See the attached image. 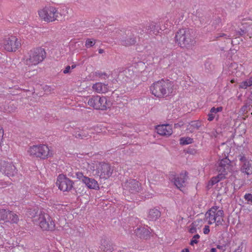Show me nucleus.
<instances>
[{
	"mask_svg": "<svg viewBox=\"0 0 252 252\" xmlns=\"http://www.w3.org/2000/svg\"><path fill=\"white\" fill-rule=\"evenodd\" d=\"M238 158L240 161L241 162V164L249 161L245 156L239 155L238 156Z\"/></svg>",
	"mask_w": 252,
	"mask_h": 252,
	"instance_id": "nucleus-42",
	"label": "nucleus"
},
{
	"mask_svg": "<svg viewBox=\"0 0 252 252\" xmlns=\"http://www.w3.org/2000/svg\"><path fill=\"white\" fill-rule=\"evenodd\" d=\"M103 52H104V50H103V49H99L98 50V53H99V54H102Z\"/></svg>",
	"mask_w": 252,
	"mask_h": 252,
	"instance_id": "nucleus-61",
	"label": "nucleus"
},
{
	"mask_svg": "<svg viewBox=\"0 0 252 252\" xmlns=\"http://www.w3.org/2000/svg\"><path fill=\"white\" fill-rule=\"evenodd\" d=\"M28 153L31 156L40 158L42 159H46L51 157L53 155L48 147L44 144L33 145L30 147L28 151Z\"/></svg>",
	"mask_w": 252,
	"mask_h": 252,
	"instance_id": "nucleus-5",
	"label": "nucleus"
},
{
	"mask_svg": "<svg viewBox=\"0 0 252 252\" xmlns=\"http://www.w3.org/2000/svg\"><path fill=\"white\" fill-rule=\"evenodd\" d=\"M216 249L214 248H212L210 250V252H216Z\"/></svg>",
	"mask_w": 252,
	"mask_h": 252,
	"instance_id": "nucleus-62",
	"label": "nucleus"
},
{
	"mask_svg": "<svg viewBox=\"0 0 252 252\" xmlns=\"http://www.w3.org/2000/svg\"><path fill=\"white\" fill-rule=\"evenodd\" d=\"M248 87H250V85L248 84L247 80L242 82L239 85L240 88L244 89H247Z\"/></svg>",
	"mask_w": 252,
	"mask_h": 252,
	"instance_id": "nucleus-40",
	"label": "nucleus"
},
{
	"mask_svg": "<svg viewBox=\"0 0 252 252\" xmlns=\"http://www.w3.org/2000/svg\"><path fill=\"white\" fill-rule=\"evenodd\" d=\"M223 216H224V212L222 209L218 210L217 212H216V213L215 215V216L213 215L212 220L214 222H215L216 221V220L217 219V218H219L220 217V218H222L223 217Z\"/></svg>",
	"mask_w": 252,
	"mask_h": 252,
	"instance_id": "nucleus-31",
	"label": "nucleus"
},
{
	"mask_svg": "<svg viewBox=\"0 0 252 252\" xmlns=\"http://www.w3.org/2000/svg\"><path fill=\"white\" fill-rule=\"evenodd\" d=\"M251 101H250L249 102H247L245 105L244 106H247V108H248L249 106H250L251 105Z\"/></svg>",
	"mask_w": 252,
	"mask_h": 252,
	"instance_id": "nucleus-60",
	"label": "nucleus"
},
{
	"mask_svg": "<svg viewBox=\"0 0 252 252\" xmlns=\"http://www.w3.org/2000/svg\"><path fill=\"white\" fill-rule=\"evenodd\" d=\"M247 242L245 240H243L242 242H241L240 244L238 247L237 249H236L235 251L238 252H241L243 249V246L246 245Z\"/></svg>",
	"mask_w": 252,
	"mask_h": 252,
	"instance_id": "nucleus-39",
	"label": "nucleus"
},
{
	"mask_svg": "<svg viewBox=\"0 0 252 252\" xmlns=\"http://www.w3.org/2000/svg\"><path fill=\"white\" fill-rule=\"evenodd\" d=\"M173 82L169 79H162L154 83L150 87L152 94L158 98H162L171 94L173 91Z\"/></svg>",
	"mask_w": 252,
	"mask_h": 252,
	"instance_id": "nucleus-2",
	"label": "nucleus"
},
{
	"mask_svg": "<svg viewBox=\"0 0 252 252\" xmlns=\"http://www.w3.org/2000/svg\"><path fill=\"white\" fill-rule=\"evenodd\" d=\"M187 153L191 155H194L196 153V151L193 148H189L187 150Z\"/></svg>",
	"mask_w": 252,
	"mask_h": 252,
	"instance_id": "nucleus-48",
	"label": "nucleus"
},
{
	"mask_svg": "<svg viewBox=\"0 0 252 252\" xmlns=\"http://www.w3.org/2000/svg\"><path fill=\"white\" fill-rule=\"evenodd\" d=\"M210 232V228L208 225H205L203 228V233L205 234H208Z\"/></svg>",
	"mask_w": 252,
	"mask_h": 252,
	"instance_id": "nucleus-50",
	"label": "nucleus"
},
{
	"mask_svg": "<svg viewBox=\"0 0 252 252\" xmlns=\"http://www.w3.org/2000/svg\"><path fill=\"white\" fill-rule=\"evenodd\" d=\"M230 160L226 157L222 158L219 163V172H226L229 169Z\"/></svg>",
	"mask_w": 252,
	"mask_h": 252,
	"instance_id": "nucleus-22",
	"label": "nucleus"
},
{
	"mask_svg": "<svg viewBox=\"0 0 252 252\" xmlns=\"http://www.w3.org/2000/svg\"><path fill=\"white\" fill-rule=\"evenodd\" d=\"M134 233L136 236L141 239L147 240L150 237L151 232L147 228L144 227L136 228Z\"/></svg>",
	"mask_w": 252,
	"mask_h": 252,
	"instance_id": "nucleus-18",
	"label": "nucleus"
},
{
	"mask_svg": "<svg viewBox=\"0 0 252 252\" xmlns=\"http://www.w3.org/2000/svg\"><path fill=\"white\" fill-rule=\"evenodd\" d=\"M7 220L6 222L17 223L19 221L18 216L12 211L9 210L7 215Z\"/></svg>",
	"mask_w": 252,
	"mask_h": 252,
	"instance_id": "nucleus-27",
	"label": "nucleus"
},
{
	"mask_svg": "<svg viewBox=\"0 0 252 252\" xmlns=\"http://www.w3.org/2000/svg\"><path fill=\"white\" fill-rule=\"evenodd\" d=\"M74 135L75 137L77 138H78L79 139H83L85 137H88V135L86 134L84 131H77L75 132L74 134Z\"/></svg>",
	"mask_w": 252,
	"mask_h": 252,
	"instance_id": "nucleus-30",
	"label": "nucleus"
},
{
	"mask_svg": "<svg viewBox=\"0 0 252 252\" xmlns=\"http://www.w3.org/2000/svg\"><path fill=\"white\" fill-rule=\"evenodd\" d=\"M111 165L105 162H100L97 166V174L101 179H107L110 177L113 172Z\"/></svg>",
	"mask_w": 252,
	"mask_h": 252,
	"instance_id": "nucleus-12",
	"label": "nucleus"
},
{
	"mask_svg": "<svg viewBox=\"0 0 252 252\" xmlns=\"http://www.w3.org/2000/svg\"><path fill=\"white\" fill-rule=\"evenodd\" d=\"M219 209L218 206H213L211 208H210L206 213V217L207 218H210L211 216V212L215 211L216 212L217 210Z\"/></svg>",
	"mask_w": 252,
	"mask_h": 252,
	"instance_id": "nucleus-36",
	"label": "nucleus"
},
{
	"mask_svg": "<svg viewBox=\"0 0 252 252\" xmlns=\"http://www.w3.org/2000/svg\"><path fill=\"white\" fill-rule=\"evenodd\" d=\"M184 125V123L183 122H180L179 123H176L174 124L175 128H179L181 127Z\"/></svg>",
	"mask_w": 252,
	"mask_h": 252,
	"instance_id": "nucleus-52",
	"label": "nucleus"
},
{
	"mask_svg": "<svg viewBox=\"0 0 252 252\" xmlns=\"http://www.w3.org/2000/svg\"><path fill=\"white\" fill-rule=\"evenodd\" d=\"M246 33V31L245 30L240 29V31H238L237 32V35L242 36L244 34Z\"/></svg>",
	"mask_w": 252,
	"mask_h": 252,
	"instance_id": "nucleus-51",
	"label": "nucleus"
},
{
	"mask_svg": "<svg viewBox=\"0 0 252 252\" xmlns=\"http://www.w3.org/2000/svg\"><path fill=\"white\" fill-rule=\"evenodd\" d=\"M215 222L216 225H222V222H224V220L222 218H218Z\"/></svg>",
	"mask_w": 252,
	"mask_h": 252,
	"instance_id": "nucleus-44",
	"label": "nucleus"
},
{
	"mask_svg": "<svg viewBox=\"0 0 252 252\" xmlns=\"http://www.w3.org/2000/svg\"><path fill=\"white\" fill-rule=\"evenodd\" d=\"M219 182V179H217L216 177H214L211 178L210 181L208 183V186H213L216 183Z\"/></svg>",
	"mask_w": 252,
	"mask_h": 252,
	"instance_id": "nucleus-38",
	"label": "nucleus"
},
{
	"mask_svg": "<svg viewBox=\"0 0 252 252\" xmlns=\"http://www.w3.org/2000/svg\"><path fill=\"white\" fill-rule=\"evenodd\" d=\"M156 129L158 134L166 137L171 135L173 132L172 126L169 124L157 126L156 127Z\"/></svg>",
	"mask_w": 252,
	"mask_h": 252,
	"instance_id": "nucleus-15",
	"label": "nucleus"
},
{
	"mask_svg": "<svg viewBox=\"0 0 252 252\" xmlns=\"http://www.w3.org/2000/svg\"><path fill=\"white\" fill-rule=\"evenodd\" d=\"M21 45V39L14 36L5 38L3 41V48L8 52H15L20 47Z\"/></svg>",
	"mask_w": 252,
	"mask_h": 252,
	"instance_id": "nucleus-9",
	"label": "nucleus"
},
{
	"mask_svg": "<svg viewBox=\"0 0 252 252\" xmlns=\"http://www.w3.org/2000/svg\"><path fill=\"white\" fill-rule=\"evenodd\" d=\"M190 228L189 230V232L190 233L193 234L196 232L197 229H196V222L194 221L190 225Z\"/></svg>",
	"mask_w": 252,
	"mask_h": 252,
	"instance_id": "nucleus-37",
	"label": "nucleus"
},
{
	"mask_svg": "<svg viewBox=\"0 0 252 252\" xmlns=\"http://www.w3.org/2000/svg\"><path fill=\"white\" fill-rule=\"evenodd\" d=\"M93 88L97 92L102 93H105L108 90V85L101 83H97L94 85Z\"/></svg>",
	"mask_w": 252,
	"mask_h": 252,
	"instance_id": "nucleus-25",
	"label": "nucleus"
},
{
	"mask_svg": "<svg viewBox=\"0 0 252 252\" xmlns=\"http://www.w3.org/2000/svg\"><path fill=\"white\" fill-rule=\"evenodd\" d=\"M187 175L188 172L186 171L184 174L181 173L177 176H175L173 179L174 185L177 188L181 189V188L186 186V183L188 178Z\"/></svg>",
	"mask_w": 252,
	"mask_h": 252,
	"instance_id": "nucleus-16",
	"label": "nucleus"
},
{
	"mask_svg": "<svg viewBox=\"0 0 252 252\" xmlns=\"http://www.w3.org/2000/svg\"><path fill=\"white\" fill-rule=\"evenodd\" d=\"M0 172L7 177H14L17 174V170L14 165L10 162L1 161L0 163Z\"/></svg>",
	"mask_w": 252,
	"mask_h": 252,
	"instance_id": "nucleus-11",
	"label": "nucleus"
},
{
	"mask_svg": "<svg viewBox=\"0 0 252 252\" xmlns=\"http://www.w3.org/2000/svg\"><path fill=\"white\" fill-rule=\"evenodd\" d=\"M161 216L160 211L157 208L150 209L149 212L148 218L150 220L155 221Z\"/></svg>",
	"mask_w": 252,
	"mask_h": 252,
	"instance_id": "nucleus-21",
	"label": "nucleus"
},
{
	"mask_svg": "<svg viewBox=\"0 0 252 252\" xmlns=\"http://www.w3.org/2000/svg\"><path fill=\"white\" fill-rule=\"evenodd\" d=\"M226 244H223L222 245H218L217 248L221 250L222 252H224L226 250Z\"/></svg>",
	"mask_w": 252,
	"mask_h": 252,
	"instance_id": "nucleus-45",
	"label": "nucleus"
},
{
	"mask_svg": "<svg viewBox=\"0 0 252 252\" xmlns=\"http://www.w3.org/2000/svg\"><path fill=\"white\" fill-rule=\"evenodd\" d=\"M29 58L25 61L27 65H35L42 62L46 57V53L44 49L38 47L33 49L28 53Z\"/></svg>",
	"mask_w": 252,
	"mask_h": 252,
	"instance_id": "nucleus-4",
	"label": "nucleus"
},
{
	"mask_svg": "<svg viewBox=\"0 0 252 252\" xmlns=\"http://www.w3.org/2000/svg\"><path fill=\"white\" fill-rule=\"evenodd\" d=\"M221 173L220 174H219L218 176H216V177L217 178V179H219V181H220V180H221L222 179H224L225 178V175H227V171H226V172H220Z\"/></svg>",
	"mask_w": 252,
	"mask_h": 252,
	"instance_id": "nucleus-41",
	"label": "nucleus"
},
{
	"mask_svg": "<svg viewBox=\"0 0 252 252\" xmlns=\"http://www.w3.org/2000/svg\"><path fill=\"white\" fill-rule=\"evenodd\" d=\"M221 37H224L225 38H228L230 36L227 35V34L224 33H219L217 34V38Z\"/></svg>",
	"mask_w": 252,
	"mask_h": 252,
	"instance_id": "nucleus-47",
	"label": "nucleus"
},
{
	"mask_svg": "<svg viewBox=\"0 0 252 252\" xmlns=\"http://www.w3.org/2000/svg\"><path fill=\"white\" fill-rule=\"evenodd\" d=\"M99 248L101 251L105 252H112L114 250L113 244L105 239H102L100 240Z\"/></svg>",
	"mask_w": 252,
	"mask_h": 252,
	"instance_id": "nucleus-20",
	"label": "nucleus"
},
{
	"mask_svg": "<svg viewBox=\"0 0 252 252\" xmlns=\"http://www.w3.org/2000/svg\"><path fill=\"white\" fill-rule=\"evenodd\" d=\"M220 23H221V19L220 18L218 17L214 20V21L213 22V24H215V25H219V24H220ZM217 26H215V28L217 29Z\"/></svg>",
	"mask_w": 252,
	"mask_h": 252,
	"instance_id": "nucleus-46",
	"label": "nucleus"
},
{
	"mask_svg": "<svg viewBox=\"0 0 252 252\" xmlns=\"http://www.w3.org/2000/svg\"><path fill=\"white\" fill-rule=\"evenodd\" d=\"M135 30L131 28L117 32L116 38L120 44L126 47L135 45L140 40V37L134 34Z\"/></svg>",
	"mask_w": 252,
	"mask_h": 252,
	"instance_id": "nucleus-3",
	"label": "nucleus"
},
{
	"mask_svg": "<svg viewBox=\"0 0 252 252\" xmlns=\"http://www.w3.org/2000/svg\"><path fill=\"white\" fill-rule=\"evenodd\" d=\"M223 108L222 106H220L217 108H215V107H213L212 108V112H220L222 111Z\"/></svg>",
	"mask_w": 252,
	"mask_h": 252,
	"instance_id": "nucleus-43",
	"label": "nucleus"
},
{
	"mask_svg": "<svg viewBox=\"0 0 252 252\" xmlns=\"http://www.w3.org/2000/svg\"><path fill=\"white\" fill-rule=\"evenodd\" d=\"M247 106H243L242 107V108H241V111L242 112H245L246 110H247Z\"/></svg>",
	"mask_w": 252,
	"mask_h": 252,
	"instance_id": "nucleus-57",
	"label": "nucleus"
},
{
	"mask_svg": "<svg viewBox=\"0 0 252 252\" xmlns=\"http://www.w3.org/2000/svg\"><path fill=\"white\" fill-rule=\"evenodd\" d=\"M76 65L75 64H73V65H71V66H70V67H71V68L72 69H74V68H75L76 67Z\"/></svg>",
	"mask_w": 252,
	"mask_h": 252,
	"instance_id": "nucleus-64",
	"label": "nucleus"
},
{
	"mask_svg": "<svg viewBox=\"0 0 252 252\" xmlns=\"http://www.w3.org/2000/svg\"><path fill=\"white\" fill-rule=\"evenodd\" d=\"M216 212H215V211H213V212H211V216H212L213 217V215H214L216 214Z\"/></svg>",
	"mask_w": 252,
	"mask_h": 252,
	"instance_id": "nucleus-63",
	"label": "nucleus"
},
{
	"mask_svg": "<svg viewBox=\"0 0 252 252\" xmlns=\"http://www.w3.org/2000/svg\"><path fill=\"white\" fill-rule=\"evenodd\" d=\"M201 126V123L198 121H192L189 123L188 126L187 130H189L191 132H193L195 130L199 129Z\"/></svg>",
	"mask_w": 252,
	"mask_h": 252,
	"instance_id": "nucleus-26",
	"label": "nucleus"
},
{
	"mask_svg": "<svg viewBox=\"0 0 252 252\" xmlns=\"http://www.w3.org/2000/svg\"><path fill=\"white\" fill-rule=\"evenodd\" d=\"M8 211L7 210L0 209V220L6 221Z\"/></svg>",
	"mask_w": 252,
	"mask_h": 252,
	"instance_id": "nucleus-29",
	"label": "nucleus"
},
{
	"mask_svg": "<svg viewBox=\"0 0 252 252\" xmlns=\"http://www.w3.org/2000/svg\"><path fill=\"white\" fill-rule=\"evenodd\" d=\"M208 120L210 122L212 121L215 118V115H214L212 113L210 112L208 114Z\"/></svg>",
	"mask_w": 252,
	"mask_h": 252,
	"instance_id": "nucleus-49",
	"label": "nucleus"
},
{
	"mask_svg": "<svg viewBox=\"0 0 252 252\" xmlns=\"http://www.w3.org/2000/svg\"><path fill=\"white\" fill-rule=\"evenodd\" d=\"M76 178L82 181L90 189H99L97 182L94 179L85 176L81 172L75 173Z\"/></svg>",
	"mask_w": 252,
	"mask_h": 252,
	"instance_id": "nucleus-13",
	"label": "nucleus"
},
{
	"mask_svg": "<svg viewBox=\"0 0 252 252\" xmlns=\"http://www.w3.org/2000/svg\"><path fill=\"white\" fill-rule=\"evenodd\" d=\"M74 182L65 175L60 174L57 178L56 185L63 191H69L73 187Z\"/></svg>",
	"mask_w": 252,
	"mask_h": 252,
	"instance_id": "nucleus-10",
	"label": "nucleus"
},
{
	"mask_svg": "<svg viewBox=\"0 0 252 252\" xmlns=\"http://www.w3.org/2000/svg\"><path fill=\"white\" fill-rule=\"evenodd\" d=\"M144 28L147 33H153L156 35L159 32V30H160L159 25L153 21L148 23Z\"/></svg>",
	"mask_w": 252,
	"mask_h": 252,
	"instance_id": "nucleus-19",
	"label": "nucleus"
},
{
	"mask_svg": "<svg viewBox=\"0 0 252 252\" xmlns=\"http://www.w3.org/2000/svg\"><path fill=\"white\" fill-rule=\"evenodd\" d=\"M71 67L69 65L66 66L65 69L63 71V73L67 74L70 72Z\"/></svg>",
	"mask_w": 252,
	"mask_h": 252,
	"instance_id": "nucleus-53",
	"label": "nucleus"
},
{
	"mask_svg": "<svg viewBox=\"0 0 252 252\" xmlns=\"http://www.w3.org/2000/svg\"><path fill=\"white\" fill-rule=\"evenodd\" d=\"M244 198L247 201V204L252 205V194L246 193L244 196Z\"/></svg>",
	"mask_w": 252,
	"mask_h": 252,
	"instance_id": "nucleus-35",
	"label": "nucleus"
},
{
	"mask_svg": "<svg viewBox=\"0 0 252 252\" xmlns=\"http://www.w3.org/2000/svg\"><path fill=\"white\" fill-rule=\"evenodd\" d=\"M176 43L182 48L191 49L195 45L194 31L189 28L178 30L175 36Z\"/></svg>",
	"mask_w": 252,
	"mask_h": 252,
	"instance_id": "nucleus-1",
	"label": "nucleus"
},
{
	"mask_svg": "<svg viewBox=\"0 0 252 252\" xmlns=\"http://www.w3.org/2000/svg\"><path fill=\"white\" fill-rule=\"evenodd\" d=\"M180 144L181 145H185L191 144L193 142V139L189 137H184L180 138Z\"/></svg>",
	"mask_w": 252,
	"mask_h": 252,
	"instance_id": "nucleus-28",
	"label": "nucleus"
},
{
	"mask_svg": "<svg viewBox=\"0 0 252 252\" xmlns=\"http://www.w3.org/2000/svg\"><path fill=\"white\" fill-rule=\"evenodd\" d=\"M196 16L201 24L206 23L209 20V14L202 10H197Z\"/></svg>",
	"mask_w": 252,
	"mask_h": 252,
	"instance_id": "nucleus-24",
	"label": "nucleus"
},
{
	"mask_svg": "<svg viewBox=\"0 0 252 252\" xmlns=\"http://www.w3.org/2000/svg\"><path fill=\"white\" fill-rule=\"evenodd\" d=\"M133 74V72L129 69H121L118 73L117 79L122 82H127Z\"/></svg>",
	"mask_w": 252,
	"mask_h": 252,
	"instance_id": "nucleus-17",
	"label": "nucleus"
},
{
	"mask_svg": "<svg viewBox=\"0 0 252 252\" xmlns=\"http://www.w3.org/2000/svg\"><path fill=\"white\" fill-rule=\"evenodd\" d=\"M181 252H189V251L188 248H185V249L182 250Z\"/></svg>",
	"mask_w": 252,
	"mask_h": 252,
	"instance_id": "nucleus-59",
	"label": "nucleus"
},
{
	"mask_svg": "<svg viewBox=\"0 0 252 252\" xmlns=\"http://www.w3.org/2000/svg\"><path fill=\"white\" fill-rule=\"evenodd\" d=\"M39 223L44 231H54L55 229V223L51 217L47 213H40L39 216Z\"/></svg>",
	"mask_w": 252,
	"mask_h": 252,
	"instance_id": "nucleus-8",
	"label": "nucleus"
},
{
	"mask_svg": "<svg viewBox=\"0 0 252 252\" xmlns=\"http://www.w3.org/2000/svg\"><path fill=\"white\" fill-rule=\"evenodd\" d=\"M88 104L94 109L104 110L110 107L111 103L110 101H108L104 96L93 95L89 98Z\"/></svg>",
	"mask_w": 252,
	"mask_h": 252,
	"instance_id": "nucleus-7",
	"label": "nucleus"
},
{
	"mask_svg": "<svg viewBox=\"0 0 252 252\" xmlns=\"http://www.w3.org/2000/svg\"><path fill=\"white\" fill-rule=\"evenodd\" d=\"M240 171L249 175L252 174V166L250 161L240 164Z\"/></svg>",
	"mask_w": 252,
	"mask_h": 252,
	"instance_id": "nucleus-23",
	"label": "nucleus"
},
{
	"mask_svg": "<svg viewBox=\"0 0 252 252\" xmlns=\"http://www.w3.org/2000/svg\"><path fill=\"white\" fill-rule=\"evenodd\" d=\"M200 238V236L199 234H195V235H194L193 236V237L192 238V239H191L190 241V243H189V244L191 245V246H193L195 244H197L199 242V241L198 240V239Z\"/></svg>",
	"mask_w": 252,
	"mask_h": 252,
	"instance_id": "nucleus-34",
	"label": "nucleus"
},
{
	"mask_svg": "<svg viewBox=\"0 0 252 252\" xmlns=\"http://www.w3.org/2000/svg\"><path fill=\"white\" fill-rule=\"evenodd\" d=\"M124 189L132 193L138 192L140 190V184L136 180L129 179L124 183Z\"/></svg>",
	"mask_w": 252,
	"mask_h": 252,
	"instance_id": "nucleus-14",
	"label": "nucleus"
},
{
	"mask_svg": "<svg viewBox=\"0 0 252 252\" xmlns=\"http://www.w3.org/2000/svg\"><path fill=\"white\" fill-rule=\"evenodd\" d=\"M95 73L96 75L99 76L100 77H102L103 76H106L107 78L108 77L107 74L105 72L102 73L96 72Z\"/></svg>",
	"mask_w": 252,
	"mask_h": 252,
	"instance_id": "nucleus-54",
	"label": "nucleus"
},
{
	"mask_svg": "<svg viewBox=\"0 0 252 252\" xmlns=\"http://www.w3.org/2000/svg\"><path fill=\"white\" fill-rule=\"evenodd\" d=\"M95 43V40L94 39L88 38L85 42V46L86 48H89L93 47Z\"/></svg>",
	"mask_w": 252,
	"mask_h": 252,
	"instance_id": "nucleus-33",
	"label": "nucleus"
},
{
	"mask_svg": "<svg viewBox=\"0 0 252 252\" xmlns=\"http://www.w3.org/2000/svg\"><path fill=\"white\" fill-rule=\"evenodd\" d=\"M131 29H134L135 30L134 34H139L138 36L142 35L144 33H146L145 32V29L144 30L143 27H138L136 28H131Z\"/></svg>",
	"mask_w": 252,
	"mask_h": 252,
	"instance_id": "nucleus-32",
	"label": "nucleus"
},
{
	"mask_svg": "<svg viewBox=\"0 0 252 252\" xmlns=\"http://www.w3.org/2000/svg\"><path fill=\"white\" fill-rule=\"evenodd\" d=\"M210 112L212 113L214 115H215V117L217 116L216 119L218 120L219 118V115L217 114L218 113L217 112H212V108L210 110Z\"/></svg>",
	"mask_w": 252,
	"mask_h": 252,
	"instance_id": "nucleus-56",
	"label": "nucleus"
},
{
	"mask_svg": "<svg viewBox=\"0 0 252 252\" xmlns=\"http://www.w3.org/2000/svg\"><path fill=\"white\" fill-rule=\"evenodd\" d=\"M38 14L40 17L47 22L59 20L62 16L58 9L53 6H46L42 10L39 11Z\"/></svg>",
	"mask_w": 252,
	"mask_h": 252,
	"instance_id": "nucleus-6",
	"label": "nucleus"
},
{
	"mask_svg": "<svg viewBox=\"0 0 252 252\" xmlns=\"http://www.w3.org/2000/svg\"><path fill=\"white\" fill-rule=\"evenodd\" d=\"M247 80L248 81V84L250 85V87L252 86V77H250L249 79H247Z\"/></svg>",
	"mask_w": 252,
	"mask_h": 252,
	"instance_id": "nucleus-55",
	"label": "nucleus"
},
{
	"mask_svg": "<svg viewBox=\"0 0 252 252\" xmlns=\"http://www.w3.org/2000/svg\"><path fill=\"white\" fill-rule=\"evenodd\" d=\"M56 2L59 3L62 2L63 0H54ZM75 2H79L80 0H74Z\"/></svg>",
	"mask_w": 252,
	"mask_h": 252,
	"instance_id": "nucleus-58",
	"label": "nucleus"
}]
</instances>
